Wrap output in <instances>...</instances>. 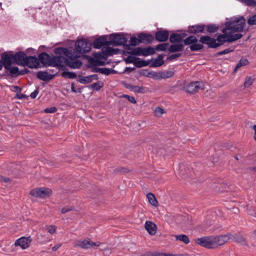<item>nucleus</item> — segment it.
<instances>
[{
	"instance_id": "obj_1",
	"label": "nucleus",
	"mask_w": 256,
	"mask_h": 256,
	"mask_svg": "<svg viewBox=\"0 0 256 256\" xmlns=\"http://www.w3.org/2000/svg\"><path fill=\"white\" fill-rule=\"evenodd\" d=\"M245 24V18L244 16L236 18L234 20L226 23V27L222 29V32L228 34L242 32Z\"/></svg>"
},
{
	"instance_id": "obj_2",
	"label": "nucleus",
	"mask_w": 256,
	"mask_h": 256,
	"mask_svg": "<svg viewBox=\"0 0 256 256\" xmlns=\"http://www.w3.org/2000/svg\"><path fill=\"white\" fill-rule=\"evenodd\" d=\"M64 50L66 51L64 52L66 56L69 58V59L68 58V61L66 62L68 66L72 68H80L82 65V62L78 59L80 57V55L76 52H72V50H70L66 49Z\"/></svg>"
},
{
	"instance_id": "obj_3",
	"label": "nucleus",
	"mask_w": 256,
	"mask_h": 256,
	"mask_svg": "<svg viewBox=\"0 0 256 256\" xmlns=\"http://www.w3.org/2000/svg\"><path fill=\"white\" fill-rule=\"evenodd\" d=\"M76 52L80 54L88 52L92 48V44L87 40L82 39L78 40L75 44Z\"/></svg>"
},
{
	"instance_id": "obj_4",
	"label": "nucleus",
	"mask_w": 256,
	"mask_h": 256,
	"mask_svg": "<svg viewBox=\"0 0 256 256\" xmlns=\"http://www.w3.org/2000/svg\"><path fill=\"white\" fill-rule=\"evenodd\" d=\"M155 53V49L151 46L146 48L137 47L129 52V54L136 56H146Z\"/></svg>"
},
{
	"instance_id": "obj_5",
	"label": "nucleus",
	"mask_w": 256,
	"mask_h": 256,
	"mask_svg": "<svg viewBox=\"0 0 256 256\" xmlns=\"http://www.w3.org/2000/svg\"><path fill=\"white\" fill-rule=\"evenodd\" d=\"M100 245V242H93L90 239L77 240L74 242V246L83 249H88L94 246H99Z\"/></svg>"
},
{
	"instance_id": "obj_6",
	"label": "nucleus",
	"mask_w": 256,
	"mask_h": 256,
	"mask_svg": "<svg viewBox=\"0 0 256 256\" xmlns=\"http://www.w3.org/2000/svg\"><path fill=\"white\" fill-rule=\"evenodd\" d=\"M126 38L122 34H114L109 38L108 44L114 46H122L126 42Z\"/></svg>"
},
{
	"instance_id": "obj_7",
	"label": "nucleus",
	"mask_w": 256,
	"mask_h": 256,
	"mask_svg": "<svg viewBox=\"0 0 256 256\" xmlns=\"http://www.w3.org/2000/svg\"><path fill=\"white\" fill-rule=\"evenodd\" d=\"M30 194L34 197L44 198L52 194V190L48 188H38L32 190Z\"/></svg>"
},
{
	"instance_id": "obj_8",
	"label": "nucleus",
	"mask_w": 256,
	"mask_h": 256,
	"mask_svg": "<svg viewBox=\"0 0 256 256\" xmlns=\"http://www.w3.org/2000/svg\"><path fill=\"white\" fill-rule=\"evenodd\" d=\"M2 64L6 68H9L10 66L13 64H15L14 54L3 52L1 54Z\"/></svg>"
},
{
	"instance_id": "obj_9",
	"label": "nucleus",
	"mask_w": 256,
	"mask_h": 256,
	"mask_svg": "<svg viewBox=\"0 0 256 256\" xmlns=\"http://www.w3.org/2000/svg\"><path fill=\"white\" fill-rule=\"evenodd\" d=\"M32 242V238L29 236L28 237L22 236L16 240L14 242L16 246H19L23 250H25L30 247Z\"/></svg>"
},
{
	"instance_id": "obj_10",
	"label": "nucleus",
	"mask_w": 256,
	"mask_h": 256,
	"mask_svg": "<svg viewBox=\"0 0 256 256\" xmlns=\"http://www.w3.org/2000/svg\"><path fill=\"white\" fill-rule=\"evenodd\" d=\"M68 58L62 56H53L52 58L50 66L54 67H58L62 69L64 67L65 64H66Z\"/></svg>"
},
{
	"instance_id": "obj_11",
	"label": "nucleus",
	"mask_w": 256,
	"mask_h": 256,
	"mask_svg": "<svg viewBox=\"0 0 256 256\" xmlns=\"http://www.w3.org/2000/svg\"><path fill=\"white\" fill-rule=\"evenodd\" d=\"M196 243L208 248H214L212 236L198 238L196 240Z\"/></svg>"
},
{
	"instance_id": "obj_12",
	"label": "nucleus",
	"mask_w": 256,
	"mask_h": 256,
	"mask_svg": "<svg viewBox=\"0 0 256 256\" xmlns=\"http://www.w3.org/2000/svg\"><path fill=\"white\" fill-rule=\"evenodd\" d=\"M214 248H218L226 242L230 237L228 235H220L218 236H212Z\"/></svg>"
},
{
	"instance_id": "obj_13",
	"label": "nucleus",
	"mask_w": 256,
	"mask_h": 256,
	"mask_svg": "<svg viewBox=\"0 0 256 256\" xmlns=\"http://www.w3.org/2000/svg\"><path fill=\"white\" fill-rule=\"evenodd\" d=\"M204 84L200 82H193L188 84L186 86V90L190 94H194L198 92L200 89L203 88Z\"/></svg>"
},
{
	"instance_id": "obj_14",
	"label": "nucleus",
	"mask_w": 256,
	"mask_h": 256,
	"mask_svg": "<svg viewBox=\"0 0 256 256\" xmlns=\"http://www.w3.org/2000/svg\"><path fill=\"white\" fill-rule=\"evenodd\" d=\"M199 40L200 42L206 44L210 48H216L218 46V44H217L216 42V40L208 36H201Z\"/></svg>"
},
{
	"instance_id": "obj_15",
	"label": "nucleus",
	"mask_w": 256,
	"mask_h": 256,
	"mask_svg": "<svg viewBox=\"0 0 256 256\" xmlns=\"http://www.w3.org/2000/svg\"><path fill=\"white\" fill-rule=\"evenodd\" d=\"M14 55L15 63L19 66H26V60L28 57L23 52H18Z\"/></svg>"
},
{
	"instance_id": "obj_16",
	"label": "nucleus",
	"mask_w": 256,
	"mask_h": 256,
	"mask_svg": "<svg viewBox=\"0 0 256 256\" xmlns=\"http://www.w3.org/2000/svg\"><path fill=\"white\" fill-rule=\"evenodd\" d=\"M56 74H50L48 71H40L37 72L36 76L42 80L48 81L53 79L55 77Z\"/></svg>"
},
{
	"instance_id": "obj_17",
	"label": "nucleus",
	"mask_w": 256,
	"mask_h": 256,
	"mask_svg": "<svg viewBox=\"0 0 256 256\" xmlns=\"http://www.w3.org/2000/svg\"><path fill=\"white\" fill-rule=\"evenodd\" d=\"M26 66L30 68H36L40 66L39 60L36 56H28L26 60Z\"/></svg>"
},
{
	"instance_id": "obj_18",
	"label": "nucleus",
	"mask_w": 256,
	"mask_h": 256,
	"mask_svg": "<svg viewBox=\"0 0 256 256\" xmlns=\"http://www.w3.org/2000/svg\"><path fill=\"white\" fill-rule=\"evenodd\" d=\"M169 36V32L167 30H160L157 32L155 34L156 40L158 42H164L168 40Z\"/></svg>"
},
{
	"instance_id": "obj_19",
	"label": "nucleus",
	"mask_w": 256,
	"mask_h": 256,
	"mask_svg": "<svg viewBox=\"0 0 256 256\" xmlns=\"http://www.w3.org/2000/svg\"><path fill=\"white\" fill-rule=\"evenodd\" d=\"M108 45H109L108 41L104 36L96 39L93 42L94 47L96 48H100L104 46Z\"/></svg>"
},
{
	"instance_id": "obj_20",
	"label": "nucleus",
	"mask_w": 256,
	"mask_h": 256,
	"mask_svg": "<svg viewBox=\"0 0 256 256\" xmlns=\"http://www.w3.org/2000/svg\"><path fill=\"white\" fill-rule=\"evenodd\" d=\"M52 58L49 54L46 52L40 54L38 56L39 62H40L44 65L50 66Z\"/></svg>"
},
{
	"instance_id": "obj_21",
	"label": "nucleus",
	"mask_w": 256,
	"mask_h": 256,
	"mask_svg": "<svg viewBox=\"0 0 256 256\" xmlns=\"http://www.w3.org/2000/svg\"><path fill=\"white\" fill-rule=\"evenodd\" d=\"M144 228L150 235H154L156 232V226L152 222L147 220L145 223Z\"/></svg>"
},
{
	"instance_id": "obj_22",
	"label": "nucleus",
	"mask_w": 256,
	"mask_h": 256,
	"mask_svg": "<svg viewBox=\"0 0 256 256\" xmlns=\"http://www.w3.org/2000/svg\"><path fill=\"white\" fill-rule=\"evenodd\" d=\"M185 36V34L183 33H173L170 37V41L172 43H179L182 40Z\"/></svg>"
},
{
	"instance_id": "obj_23",
	"label": "nucleus",
	"mask_w": 256,
	"mask_h": 256,
	"mask_svg": "<svg viewBox=\"0 0 256 256\" xmlns=\"http://www.w3.org/2000/svg\"><path fill=\"white\" fill-rule=\"evenodd\" d=\"M126 88L135 93L144 94L148 91V88L144 86H139L128 84Z\"/></svg>"
},
{
	"instance_id": "obj_24",
	"label": "nucleus",
	"mask_w": 256,
	"mask_h": 256,
	"mask_svg": "<svg viewBox=\"0 0 256 256\" xmlns=\"http://www.w3.org/2000/svg\"><path fill=\"white\" fill-rule=\"evenodd\" d=\"M140 43L148 44L153 40V36L150 34H146L141 33L138 35Z\"/></svg>"
},
{
	"instance_id": "obj_25",
	"label": "nucleus",
	"mask_w": 256,
	"mask_h": 256,
	"mask_svg": "<svg viewBox=\"0 0 256 256\" xmlns=\"http://www.w3.org/2000/svg\"><path fill=\"white\" fill-rule=\"evenodd\" d=\"M204 28L205 26L204 24L192 26L189 28V32L191 34H196L197 33L203 32Z\"/></svg>"
},
{
	"instance_id": "obj_26",
	"label": "nucleus",
	"mask_w": 256,
	"mask_h": 256,
	"mask_svg": "<svg viewBox=\"0 0 256 256\" xmlns=\"http://www.w3.org/2000/svg\"><path fill=\"white\" fill-rule=\"evenodd\" d=\"M184 48V45L181 44H172L169 47L168 50L170 52H179L182 51Z\"/></svg>"
},
{
	"instance_id": "obj_27",
	"label": "nucleus",
	"mask_w": 256,
	"mask_h": 256,
	"mask_svg": "<svg viewBox=\"0 0 256 256\" xmlns=\"http://www.w3.org/2000/svg\"><path fill=\"white\" fill-rule=\"evenodd\" d=\"M228 34H220L218 36L216 40L218 42L217 44H218V46L223 44L224 42H228Z\"/></svg>"
},
{
	"instance_id": "obj_28",
	"label": "nucleus",
	"mask_w": 256,
	"mask_h": 256,
	"mask_svg": "<svg viewBox=\"0 0 256 256\" xmlns=\"http://www.w3.org/2000/svg\"><path fill=\"white\" fill-rule=\"evenodd\" d=\"M230 237V239H232L235 242L242 243L244 244H246L245 238L242 236H238L236 234H231Z\"/></svg>"
},
{
	"instance_id": "obj_29",
	"label": "nucleus",
	"mask_w": 256,
	"mask_h": 256,
	"mask_svg": "<svg viewBox=\"0 0 256 256\" xmlns=\"http://www.w3.org/2000/svg\"><path fill=\"white\" fill-rule=\"evenodd\" d=\"M175 238L176 240L182 242L186 244H188L190 242V239L186 234H182L176 235Z\"/></svg>"
},
{
	"instance_id": "obj_30",
	"label": "nucleus",
	"mask_w": 256,
	"mask_h": 256,
	"mask_svg": "<svg viewBox=\"0 0 256 256\" xmlns=\"http://www.w3.org/2000/svg\"><path fill=\"white\" fill-rule=\"evenodd\" d=\"M197 42L198 39L194 36H190L184 40V42L185 45H192V44L196 43Z\"/></svg>"
},
{
	"instance_id": "obj_31",
	"label": "nucleus",
	"mask_w": 256,
	"mask_h": 256,
	"mask_svg": "<svg viewBox=\"0 0 256 256\" xmlns=\"http://www.w3.org/2000/svg\"><path fill=\"white\" fill-rule=\"evenodd\" d=\"M205 28H206V32L208 33H214L218 30V26L215 24H208Z\"/></svg>"
},
{
	"instance_id": "obj_32",
	"label": "nucleus",
	"mask_w": 256,
	"mask_h": 256,
	"mask_svg": "<svg viewBox=\"0 0 256 256\" xmlns=\"http://www.w3.org/2000/svg\"><path fill=\"white\" fill-rule=\"evenodd\" d=\"M146 198L148 200L149 202L154 206H158V202L156 198V197L152 193H148L146 195Z\"/></svg>"
},
{
	"instance_id": "obj_33",
	"label": "nucleus",
	"mask_w": 256,
	"mask_h": 256,
	"mask_svg": "<svg viewBox=\"0 0 256 256\" xmlns=\"http://www.w3.org/2000/svg\"><path fill=\"white\" fill-rule=\"evenodd\" d=\"M149 64L148 62L146 60H141L140 58H136L134 62V66L137 68L146 66Z\"/></svg>"
},
{
	"instance_id": "obj_34",
	"label": "nucleus",
	"mask_w": 256,
	"mask_h": 256,
	"mask_svg": "<svg viewBox=\"0 0 256 256\" xmlns=\"http://www.w3.org/2000/svg\"><path fill=\"white\" fill-rule=\"evenodd\" d=\"M242 36V34H228V42H231L234 41H236L240 38Z\"/></svg>"
},
{
	"instance_id": "obj_35",
	"label": "nucleus",
	"mask_w": 256,
	"mask_h": 256,
	"mask_svg": "<svg viewBox=\"0 0 256 256\" xmlns=\"http://www.w3.org/2000/svg\"><path fill=\"white\" fill-rule=\"evenodd\" d=\"M248 64V61L246 58H242L240 59L238 63L237 64V65L236 66L234 72L236 71L239 68H240L242 66H246Z\"/></svg>"
},
{
	"instance_id": "obj_36",
	"label": "nucleus",
	"mask_w": 256,
	"mask_h": 256,
	"mask_svg": "<svg viewBox=\"0 0 256 256\" xmlns=\"http://www.w3.org/2000/svg\"><path fill=\"white\" fill-rule=\"evenodd\" d=\"M62 76L64 78H68L74 79L76 77L74 72H64L62 74Z\"/></svg>"
},
{
	"instance_id": "obj_37",
	"label": "nucleus",
	"mask_w": 256,
	"mask_h": 256,
	"mask_svg": "<svg viewBox=\"0 0 256 256\" xmlns=\"http://www.w3.org/2000/svg\"><path fill=\"white\" fill-rule=\"evenodd\" d=\"M10 70V75L12 76H15L20 74L19 68L16 66H10L9 68H6Z\"/></svg>"
},
{
	"instance_id": "obj_38",
	"label": "nucleus",
	"mask_w": 256,
	"mask_h": 256,
	"mask_svg": "<svg viewBox=\"0 0 256 256\" xmlns=\"http://www.w3.org/2000/svg\"><path fill=\"white\" fill-rule=\"evenodd\" d=\"M168 43L160 44L156 46V50L158 52L165 51L168 49Z\"/></svg>"
},
{
	"instance_id": "obj_39",
	"label": "nucleus",
	"mask_w": 256,
	"mask_h": 256,
	"mask_svg": "<svg viewBox=\"0 0 256 256\" xmlns=\"http://www.w3.org/2000/svg\"><path fill=\"white\" fill-rule=\"evenodd\" d=\"M92 76L96 77V74H93L87 76H84L80 79V82L82 84H88L92 80Z\"/></svg>"
},
{
	"instance_id": "obj_40",
	"label": "nucleus",
	"mask_w": 256,
	"mask_h": 256,
	"mask_svg": "<svg viewBox=\"0 0 256 256\" xmlns=\"http://www.w3.org/2000/svg\"><path fill=\"white\" fill-rule=\"evenodd\" d=\"M160 77L161 78L164 79L170 78L174 75V72L172 71H165L160 72Z\"/></svg>"
},
{
	"instance_id": "obj_41",
	"label": "nucleus",
	"mask_w": 256,
	"mask_h": 256,
	"mask_svg": "<svg viewBox=\"0 0 256 256\" xmlns=\"http://www.w3.org/2000/svg\"><path fill=\"white\" fill-rule=\"evenodd\" d=\"M246 6H256V1L255 0H238Z\"/></svg>"
},
{
	"instance_id": "obj_42",
	"label": "nucleus",
	"mask_w": 256,
	"mask_h": 256,
	"mask_svg": "<svg viewBox=\"0 0 256 256\" xmlns=\"http://www.w3.org/2000/svg\"><path fill=\"white\" fill-rule=\"evenodd\" d=\"M190 48L192 51H197L202 50L203 48V46L201 44L194 43L190 45Z\"/></svg>"
},
{
	"instance_id": "obj_43",
	"label": "nucleus",
	"mask_w": 256,
	"mask_h": 256,
	"mask_svg": "<svg viewBox=\"0 0 256 256\" xmlns=\"http://www.w3.org/2000/svg\"><path fill=\"white\" fill-rule=\"evenodd\" d=\"M96 71L106 75H108L112 72L111 69L106 68H98Z\"/></svg>"
},
{
	"instance_id": "obj_44",
	"label": "nucleus",
	"mask_w": 256,
	"mask_h": 256,
	"mask_svg": "<svg viewBox=\"0 0 256 256\" xmlns=\"http://www.w3.org/2000/svg\"><path fill=\"white\" fill-rule=\"evenodd\" d=\"M130 44L132 46H136L140 42V38L136 37H131L130 40Z\"/></svg>"
},
{
	"instance_id": "obj_45",
	"label": "nucleus",
	"mask_w": 256,
	"mask_h": 256,
	"mask_svg": "<svg viewBox=\"0 0 256 256\" xmlns=\"http://www.w3.org/2000/svg\"><path fill=\"white\" fill-rule=\"evenodd\" d=\"M253 82H254V79L252 78H251L250 76H247L246 78V80L244 83V87L248 88L251 85H252Z\"/></svg>"
},
{
	"instance_id": "obj_46",
	"label": "nucleus",
	"mask_w": 256,
	"mask_h": 256,
	"mask_svg": "<svg viewBox=\"0 0 256 256\" xmlns=\"http://www.w3.org/2000/svg\"><path fill=\"white\" fill-rule=\"evenodd\" d=\"M114 50L110 47H107L102 48V52L104 54L108 55H112L114 54Z\"/></svg>"
},
{
	"instance_id": "obj_47",
	"label": "nucleus",
	"mask_w": 256,
	"mask_h": 256,
	"mask_svg": "<svg viewBox=\"0 0 256 256\" xmlns=\"http://www.w3.org/2000/svg\"><path fill=\"white\" fill-rule=\"evenodd\" d=\"M164 113V110L160 107H157L154 110V115L157 117H160Z\"/></svg>"
},
{
	"instance_id": "obj_48",
	"label": "nucleus",
	"mask_w": 256,
	"mask_h": 256,
	"mask_svg": "<svg viewBox=\"0 0 256 256\" xmlns=\"http://www.w3.org/2000/svg\"><path fill=\"white\" fill-rule=\"evenodd\" d=\"M137 57H135L134 56H128L126 59L125 61L126 64H131L132 63L134 64V62H136V58Z\"/></svg>"
},
{
	"instance_id": "obj_49",
	"label": "nucleus",
	"mask_w": 256,
	"mask_h": 256,
	"mask_svg": "<svg viewBox=\"0 0 256 256\" xmlns=\"http://www.w3.org/2000/svg\"><path fill=\"white\" fill-rule=\"evenodd\" d=\"M148 256H169V253L153 252L148 254Z\"/></svg>"
},
{
	"instance_id": "obj_50",
	"label": "nucleus",
	"mask_w": 256,
	"mask_h": 256,
	"mask_svg": "<svg viewBox=\"0 0 256 256\" xmlns=\"http://www.w3.org/2000/svg\"><path fill=\"white\" fill-rule=\"evenodd\" d=\"M248 24L250 25H256V14L252 16L248 19Z\"/></svg>"
},
{
	"instance_id": "obj_51",
	"label": "nucleus",
	"mask_w": 256,
	"mask_h": 256,
	"mask_svg": "<svg viewBox=\"0 0 256 256\" xmlns=\"http://www.w3.org/2000/svg\"><path fill=\"white\" fill-rule=\"evenodd\" d=\"M160 72H150L148 74V76L150 78H152L155 79H160L161 78V77H160Z\"/></svg>"
},
{
	"instance_id": "obj_52",
	"label": "nucleus",
	"mask_w": 256,
	"mask_h": 256,
	"mask_svg": "<svg viewBox=\"0 0 256 256\" xmlns=\"http://www.w3.org/2000/svg\"><path fill=\"white\" fill-rule=\"evenodd\" d=\"M46 230L50 234H54L56 230V228L54 226H46Z\"/></svg>"
},
{
	"instance_id": "obj_53",
	"label": "nucleus",
	"mask_w": 256,
	"mask_h": 256,
	"mask_svg": "<svg viewBox=\"0 0 256 256\" xmlns=\"http://www.w3.org/2000/svg\"><path fill=\"white\" fill-rule=\"evenodd\" d=\"M57 110V108L56 107H51L49 108H46L44 110V112L46 113H54L56 112Z\"/></svg>"
},
{
	"instance_id": "obj_54",
	"label": "nucleus",
	"mask_w": 256,
	"mask_h": 256,
	"mask_svg": "<svg viewBox=\"0 0 256 256\" xmlns=\"http://www.w3.org/2000/svg\"><path fill=\"white\" fill-rule=\"evenodd\" d=\"M123 97L128 98V100L132 104H136V102L133 96H131L127 94H124Z\"/></svg>"
},
{
	"instance_id": "obj_55",
	"label": "nucleus",
	"mask_w": 256,
	"mask_h": 256,
	"mask_svg": "<svg viewBox=\"0 0 256 256\" xmlns=\"http://www.w3.org/2000/svg\"><path fill=\"white\" fill-rule=\"evenodd\" d=\"M232 50H233L231 48H226L222 51H221V52H218V55H222V54H227L232 52Z\"/></svg>"
},
{
	"instance_id": "obj_56",
	"label": "nucleus",
	"mask_w": 256,
	"mask_h": 256,
	"mask_svg": "<svg viewBox=\"0 0 256 256\" xmlns=\"http://www.w3.org/2000/svg\"><path fill=\"white\" fill-rule=\"evenodd\" d=\"M92 87L96 90H98L102 87V86L100 85L99 82H96L92 84Z\"/></svg>"
},
{
	"instance_id": "obj_57",
	"label": "nucleus",
	"mask_w": 256,
	"mask_h": 256,
	"mask_svg": "<svg viewBox=\"0 0 256 256\" xmlns=\"http://www.w3.org/2000/svg\"><path fill=\"white\" fill-rule=\"evenodd\" d=\"M181 56V54L180 53H178V54H172L171 56H170L168 58L170 60H174V59H175L176 58H178L180 56Z\"/></svg>"
},
{
	"instance_id": "obj_58",
	"label": "nucleus",
	"mask_w": 256,
	"mask_h": 256,
	"mask_svg": "<svg viewBox=\"0 0 256 256\" xmlns=\"http://www.w3.org/2000/svg\"><path fill=\"white\" fill-rule=\"evenodd\" d=\"M38 89L34 90V92H32L30 94V97L32 98H35L36 96H38Z\"/></svg>"
},
{
	"instance_id": "obj_59",
	"label": "nucleus",
	"mask_w": 256,
	"mask_h": 256,
	"mask_svg": "<svg viewBox=\"0 0 256 256\" xmlns=\"http://www.w3.org/2000/svg\"><path fill=\"white\" fill-rule=\"evenodd\" d=\"M94 64L96 66H104V62L100 60H94Z\"/></svg>"
},
{
	"instance_id": "obj_60",
	"label": "nucleus",
	"mask_w": 256,
	"mask_h": 256,
	"mask_svg": "<svg viewBox=\"0 0 256 256\" xmlns=\"http://www.w3.org/2000/svg\"><path fill=\"white\" fill-rule=\"evenodd\" d=\"M72 210V208H69L68 207H64L62 208L61 212L64 214V213L67 212H70Z\"/></svg>"
},
{
	"instance_id": "obj_61",
	"label": "nucleus",
	"mask_w": 256,
	"mask_h": 256,
	"mask_svg": "<svg viewBox=\"0 0 256 256\" xmlns=\"http://www.w3.org/2000/svg\"><path fill=\"white\" fill-rule=\"evenodd\" d=\"M162 58V57L160 58V60H156L155 64H154L155 66H160L163 64V62L160 61V60Z\"/></svg>"
},
{
	"instance_id": "obj_62",
	"label": "nucleus",
	"mask_w": 256,
	"mask_h": 256,
	"mask_svg": "<svg viewBox=\"0 0 256 256\" xmlns=\"http://www.w3.org/2000/svg\"><path fill=\"white\" fill-rule=\"evenodd\" d=\"M169 256H191L190 255L185 254H169Z\"/></svg>"
},
{
	"instance_id": "obj_63",
	"label": "nucleus",
	"mask_w": 256,
	"mask_h": 256,
	"mask_svg": "<svg viewBox=\"0 0 256 256\" xmlns=\"http://www.w3.org/2000/svg\"><path fill=\"white\" fill-rule=\"evenodd\" d=\"M62 244H56V246H54L52 248V250L53 251H55L56 250H57L58 249L60 246H61Z\"/></svg>"
},
{
	"instance_id": "obj_64",
	"label": "nucleus",
	"mask_w": 256,
	"mask_h": 256,
	"mask_svg": "<svg viewBox=\"0 0 256 256\" xmlns=\"http://www.w3.org/2000/svg\"><path fill=\"white\" fill-rule=\"evenodd\" d=\"M252 129L254 131V140L256 141V125L253 126Z\"/></svg>"
}]
</instances>
